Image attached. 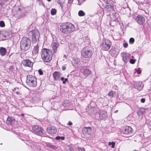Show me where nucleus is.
Instances as JSON below:
<instances>
[{"mask_svg": "<svg viewBox=\"0 0 151 151\" xmlns=\"http://www.w3.org/2000/svg\"><path fill=\"white\" fill-rule=\"evenodd\" d=\"M61 6L62 9V11L64 14H65V12H66L67 10L68 9L65 5H63L62 6L61 5Z\"/></svg>", "mask_w": 151, "mask_h": 151, "instance_id": "nucleus-26", "label": "nucleus"}, {"mask_svg": "<svg viewBox=\"0 0 151 151\" xmlns=\"http://www.w3.org/2000/svg\"><path fill=\"white\" fill-rule=\"evenodd\" d=\"M85 0H78L79 4H81L82 2L84 1Z\"/></svg>", "mask_w": 151, "mask_h": 151, "instance_id": "nucleus-38", "label": "nucleus"}, {"mask_svg": "<svg viewBox=\"0 0 151 151\" xmlns=\"http://www.w3.org/2000/svg\"><path fill=\"white\" fill-rule=\"evenodd\" d=\"M14 119L12 117H8L6 119V123L8 124H11L12 122L14 121Z\"/></svg>", "mask_w": 151, "mask_h": 151, "instance_id": "nucleus-24", "label": "nucleus"}, {"mask_svg": "<svg viewBox=\"0 0 151 151\" xmlns=\"http://www.w3.org/2000/svg\"><path fill=\"white\" fill-rule=\"evenodd\" d=\"M21 115H22V116H24V114H21Z\"/></svg>", "mask_w": 151, "mask_h": 151, "instance_id": "nucleus-51", "label": "nucleus"}, {"mask_svg": "<svg viewBox=\"0 0 151 151\" xmlns=\"http://www.w3.org/2000/svg\"><path fill=\"white\" fill-rule=\"evenodd\" d=\"M123 46L125 48H126L128 47V44L127 43H124L123 44Z\"/></svg>", "mask_w": 151, "mask_h": 151, "instance_id": "nucleus-37", "label": "nucleus"}, {"mask_svg": "<svg viewBox=\"0 0 151 151\" xmlns=\"http://www.w3.org/2000/svg\"><path fill=\"white\" fill-rule=\"evenodd\" d=\"M93 54L92 50L88 48H85L82 51L81 55L82 57L87 58H91Z\"/></svg>", "mask_w": 151, "mask_h": 151, "instance_id": "nucleus-6", "label": "nucleus"}, {"mask_svg": "<svg viewBox=\"0 0 151 151\" xmlns=\"http://www.w3.org/2000/svg\"><path fill=\"white\" fill-rule=\"evenodd\" d=\"M5 26V24L4 22L3 21H0V26L1 27H4Z\"/></svg>", "mask_w": 151, "mask_h": 151, "instance_id": "nucleus-35", "label": "nucleus"}, {"mask_svg": "<svg viewBox=\"0 0 151 151\" xmlns=\"http://www.w3.org/2000/svg\"><path fill=\"white\" fill-rule=\"evenodd\" d=\"M63 56H64V57L65 58H67V56L65 55H64Z\"/></svg>", "mask_w": 151, "mask_h": 151, "instance_id": "nucleus-49", "label": "nucleus"}, {"mask_svg": "<svg viewBox=\"0 0 151 151\" xmlns=\"http://www.w3.org/2000/svg\"><path fill=\"white\" fill-rule=\"evenodd\" d=\"M86 13L82 10H80L78 12V15L80 17H83L85 15Z\"/></svg>", "mask_w": 151, "mask_h": 151, "instance_id": "nucleus-27", "label": "nucleus"}, {"mask_svg": "<svg viewBox=\"0 0 151 151\" xmlns=\"http://www.w3.org/2000/svg\"><path fill=\"white\" fill-rule=\"evenodd\" d=\"M67 151H74L73 148L70 145H68L66 147Z\"/></svg>", "mask_w": 151, "mask_h": 151, "instance_id": "nucleus-28", "label": "nucleus"}, {"mask_svg": "<svg viewBox=\"0 0 151 151\" xmlns=\"http://www.w3.org/2000/svg\"><path fill=\"white\" fill-rule=\"evenodd\" d=\"M78 149L79 151H85L84 149L83 148L79 147Z\"/></svg>", "mask_w": 151, "mask_h": 151, "instance_id": "nucleus-39", "label": "nucleus"}, {"mask_svg": "<svg viewBox=\"0 0 151 151\" xmlns=\"http://www.w3.org/2000/svg\"><path fill=\"white\" fill-rule=\"evenodd\" d=\"M55 139H56V140H60V136H57L56 138H55Z\"/></svg>", "mask_w": 151, "mask_h": 151, "instance_id": "nucleus-43", "label": "nucleus"}, {"mask_svg": "<svg viewBox=\"0 0 151 151\" xmlns=\"http://www.w3.org/2000/svg\"><path fill=\"white\" fill-rule=\"evenodd\" d=\"M91 128L85 127L83 128L82 132L85 136L90 134L91 133Z\"/></svg>", "mask_w": 151, "mask_h": 151, "instance_id": "nucleus-14", "label": "nucleus"}, {"mask_svg": "<svg viewBox=\"0 0 151 151\" xmlns=\"http://www.w3.org/2000/svg\"><path fill=\"white\" fill-rule=\"evenodd\" d=\"M60 73L55 72L53 74V76L54 79L55 80H56L59 79L60 77Z\"/></svg>", "mask_w": 151, "mask_h": 151, "instance_id": "nucleus-20", "label": "nucleus"}, {"mask_svg": "<svg viewBox=\"0 0 151 151\" xmlns=\"http://www.w3.org/2000/svg\"><path fill=\"white\" fill-rule=\"evenodd\" d=\"M47 131L48 133L51 134L55 133L57 129L54 126H52L48 127L47 128Z\"/></svg>", "mask_w": 151, "mask_h": 151, "instance_id": "nucleus-12", "label": "nucleus"}, {"mask_svg": "<svg viewBox=\"0 0 151 151\" xmlns=\"http://www.w3.org/2000/svg\"><path fill=\"white\" fill-rule=\"evenodd\" d=\"M132 58H133V56H132Z\"/></svg>", "mask_w": 151, "mask_h": 151, "instance_id": "nucleus-56", "label": "nucleus"}, {"mask_svg": "<svg viewBox=\"0 0 151 151\" xmlns=\"http://www.w3.org/2000/svg\"><path fill=\"white\" fill-rule=\"evenodd\" d=\"M73 0H68V3L70 4L73 2Z\"/></svg>", "mask_w": 151, "mask_h": 151, "instance_id": "nucleus-45", "label": "nucleus"}, {"mask_svg": "<svg viewBox=\"0 0 151 151\" xmlns=\"http://www.w3.org/2000/svg\"><path fill=\"white\" fill-rule=\"evenodd\" d=\"M68 124L69 126H71L73 125V123L69 121L68 123Z\"/></svg>", "mask_w": 151, "mask_h": 151, "instance_id": "nucleus-42", "label": "nucleus"}, {"mask_svg": "<svg viewBox=\"0 0 151 151\" xmlns=\"http://www.w3.org/2000/svg\"><path fill=\"white\" fill-rule=\"evenodd\" d=\"M33 132L36 134L41 135L43 134V130L38 125L34 126L32 127Z\"/></svg>", "mask_w": 151, "mask_h": 151, "instance_id": "nucleus-7", "label": "nucleus"}, {"mask_svg": "<svg viewBox=\"0 0 151 151\" xmlns=\"http://www.w3.org/2000/svg\"><path fill=\"white\" fill-rule=\"evenodd\" d=\"M47 145L48 147H49L54 150H56L57 149V148L55 146L52 145H51V144H50L49 143H48V144H47Z\"/></svg>", "mask_w": 151, "mask_h": 151, "instance_id": "nucleus-29", "label": "nucleus"}, {"mask_svg": "<svg viewBox=\"0 0 151 151\" xmlns=\"http://www.w3.org/2000/svg\"><path fill=\"white\" fill-rule=\"evenodd\" d=\"M22 64L24 66L28 67L31 68H32L33 63L29 59L23 60L22 61Z\"/></svg>", "mask_w": 151, "mask_h": 151, "instance_id": "nucleus-10", "label": "nucleus"}, {"mask_svg": "<svg viewBox=\"0 0 151 151\" xmlns=\"http://www.w3.org/2000/svg\"><path fill=\"white\" fill-rule=\"evenodd\" d=\"M26 83L30 86L35 87L37 85V78L35 76L32 75L28 76L27 77Z\"/></svg>", "mask_w": 151, "mask_h": 151, "instance_id": "nucleus-4", "label": "nucleus"}, {"mask_svg": "<svg viewBox=\"0 0 151 151\" xmlns=\"http://www.w3.org/2000/svg\"><path fill=\"white\" fill-rule=\"evenodd\" d=\"M70 49H71L72 50H73V48H70Z\"/></svg>", "mask_w": 151, "mask_h": 151, "instance_id": "nucleus-53", "label": "nucleus"}, {"mask_svg": "<svg viewBox=\"0 0 151 151\" xmlns=\"http://www.w3.org/2000/svg\"><path fill=\"white\" fill-rule=\"evenodd\" d=\"M17 94H18V92H17Z\"/></svg>", "mask_w": 151, "mask_h": 151, "instance_id": "nucleus-55", "label": "nucleus"}, {"mask_svg": "<svg viewBox=\"0 0 151 151\" xmlns=\"http://www.w3.org/2000/svg\"><path fill=\"white\" fill-rule=\"evenodd\" d=\"M105 2H107L108 1V0H104Z\"/></svg>", "mask_w": 151, "mask_h": 151, "instance_id": "nucleus-50", "label": "nucleus"}, {"mask_svg": "<svg viewBox=\"0 0 151 151\" xmlns=\"http://www.w3.org/2000/svg\"><path fill=\"white\" fill-rule=\"evenodd\" d=\"M39 47L38 45H37L34 47L33 49L32 53L33 55H36L37 54L38 52Z\"/></svg>", "mask_w": 151, "mask_h": 151, "instance_id": "nucleus-21", "label": "nucleus"}, {"mask_svg": "<svg viewBox=\"0 0 151 151\" xmlns=\"http://www.w3.org/2000/svg\"><path fill=\"white\" fill-rule=\"evenodd\" d=\"M145 99L144 98H142L141 99V102L142 103H144L145 102Z\"/></svg>", "mask_w": 151, "mask_h": 151, "instance_id": "nucleus-41", "label": "nucleus"}, {"mask_svg": "<svg viewBox=\"0 0 151 151\" xmlns=\"http://www.w3.org/2000/svg\"><path fill=\"white\" fill-rule=\"evenodd\" d=\"M110 52L113 54L114 56L116 55L119 53L118 50L116 51L114 49H111L110 50Z\"/></svg>", "mask_w": 151, "mask_h": 151, "instance_id": "nucleus-25", "label": "nucleus"}, {"mask_svg": "<svg viewBox=\"0 0 151 151\" xmlns=\"http://www.w3.org/2000/svg\"><path fill=\"white\" fill-rule=\"evenodd\" d=\"M60 139H61L62 140H63L64 139H65L64 137H60Z\"/></svg>", "mask_w": 151, "mask_h": 151, "instance_id": "nucleus-46", "label": "nucleus"}, {"mask_svg": "<svg viewBox=\"0 0 151 151\" xmlns=\"http://www.w3.org/2000/svg\"><path fill=\"white\" fill-rule=\"evenodd\" d=\"M33 149L35 151H41V148L39 146H35L33 147Z\"/></svg>", "mask_w": 151, "mask_h": 151, "instance_id": "nucleus-30", "label": "nucleus"}, {"mask_svg": "<svg viewBox=\"0 0 151 151\" xmlns=\"http://www.w3.org/2000/svg\"><path fill=\"white\" fill-rule=\"evenodd\" d=\"M143 87V84L141 82H137L134 86L135 88L139 91L142 89Z\"/></svg>", "mask_w": 151, "mask_h": 151, "instance_id": "nucleus-18", "label": "nucleus"}, {"mask_svg": "<svg viewBox=\"0 0 151 151\" xmlns=\"http://www.w3.org/2000/svg\"><path fill=\"white\" fill-rule=\"evenodd\" d=\"M133 151H137L136 150H133Z\"/></svg>", "mask_w": 151, "mask_h": 151, "instance_id": "nucleus-54", "label": "nucleus"}, {"mask_svg": "<svg viewBox=\"0 0 151 151\" xmlns=\"http://www.w3.org/2000/svg\"><path fill=\"white\" fill-rule=\"evenodd\" d=\"M137 72L138 74H139L140 73V71L139 70H137Z\"/></svg>", "mask_w": 151, "mask_h": 151, "instance_id": "nucleus-47", "label": "nucleus"}, {"mask_svg": "<svg viewBox=\"0 0 151 151\" xmlns=\"http://www.w3.org/2000/svg\"><path fill=\"white\" fill-rule=\"evenodd\" d=\"M6 52V49L3 47H0V54L1 56H4Z\"/></svg>", "mask_w": 151, "mask_h": 151, "instance_id": "nucleus-22", "label": "nucleus"}, {"mask_svg": "<svg viewBox=\"0 0 151 151\" xmlns=\"http://www.w3.org/2000/svg\"><path fill=\"white\" fill-rule=\"evenodd\" d=\"M80 72L86 76L91 73V71L88 69L83 68L81 70Z\"/></svg>", "mask_w": 151, "mask_h": 151, "instance_id": "nucleus-16", "label": "nucleus"}, {"mask_svg": "<svg viewBox=\"0 0 151 151\" xmlns=\"http://www.w3.org/2000/svg\"><path fill=\"white\" fill-rule=\"evenodd\" d=\"M56 13V10L55 9H52L51 11L52 15H54Z\"/></svg>", "mask_w": 151, "mask_h": 151, "instance_id": "nucleus-31", "label": "nucleus"}, {"mask_svg": "<svg viewBox=\"0 0 151 151\" xmlns=\"http://www.w3.org/2000/svg\"><path fill=\"white\" fill-rule=\"evenodd\" d=\"M139 25L143 24L145 22V19L142 16L139 15L137 16L135 19Z\"/></svg>", "mask_w": 151, "mask_h": 151, "instance_id": "nucleus-9", "label": "nucleus"}, {"mask_svg": "<svg viewBox=\"0 0 151 151\" xmlns=\"http://www.w3.org/2000/svg\"><path fill=\"white\" fill-rule=\"evenodd\" d=\"M60 29L62 32L67 34L74 31L75 30V27L72 24L67 23L61 25Z\"/></svg>", "mask_w": 151, "mask_h": 151, "instance_id": "nucleus-2", "label": "nucleus"}, {"mask_svg": "<svg viewBox=\"0 0 151 151\" xmlns=\"http://www.w3.org/2000/svg\"><path fill=\"white\" fill-rule=\"evenodd\" d=\"M69 47L70 48V46H69Z\"/></svg>", "mask_w": 151, "mask_h": 151, "instance_id": "nucleus-57", "label": "nucleus"}, {"mask_svg": "<svg viewBox=\"0 0 151 151\" xmlns=\"http://www.w3.org/2000/svg\"><path fill=\"white\" fill-rule=\"evenodd\" d=\"M32 34V38L33 42H36L39 40L40 34L37 30H33L31 32Z\"/></svg>", "mask_w": 151, "mask_h": 151, "instance_id": "nucleus-8", "label": "nucleus"}, {"mask_svg": "<svg viewBox=\"0 0 151 151\" xmlns=\"http://www.w3.org/2000/svg\"><path fill=\"white\" fill-rule=\"evenodd\" d=\"M111 45V41L108 39H103L101 43V47L104 50H107L110 48Z\"/></svg>", "mask_w": 151, "mask_h": 151, "instance_id": "nucleus-5", "label": "nucleus"}, {"mask_svg": "<svg viewBox=\"0 0 151 151\" xmlns=\"http://www.w3.org/2000/svg\"><path fill=\"white\" fill-rule=\"evenodd\" d=\"M38 72L40 75H42L43 74V72L41 70H38Z\"/></svg>", "mask_w": 151, "mask_h": 151, "instance_id": "nucleus-40", "label": "nucleus"}, {"mask_svg": "<svg viewBox=\"0 0 151 151\" xmlns=\"http://www.w3.org/2000/svg\"><path fill=\"white\" fill-rule=\"evenodd\" d=\"M134 41V39L133 38H130L129 40V43L131 44H132L133 43Z\"/></svg>", "mask_w": 151, "mask_h": 151, "instance_id": "nucleus-34", "label": "nucleus"}, {"mask_svg": "<svg viewBox=\"0 0 151 151\" xmlns=\"http://www.w3.org/2000/svg\"><path fill=\"white\" fill-rule=\"evenodd\" d=\"M106 112L105 110L101 111L99 113V118L100 119H104L107 117Z\"/></svg>", "mask_w": 151, "mask_h": 151, "instance_id": "nucleus-13", "label": "nucleus"}, {"mask_svg": "<svg viewBox=\"0 0 151 151\" xmlns=\"http://www.w3.org/2000/svg\"><path fill=\"white\" fill-rule=\"evenodd\" d=\"M47 1H50L51 0H47Z\"/></svg>", "mask_w": 151, "mask_h": 151, "instance_id": "nucleus-52", "label": "nucleus"}, {"mask_svg": "<svg viewBox=\"0 0 151 151\" xmlns=\"http://www.w3.org/2000/svg\"><path fill=\"white\" fill-rule=\"evenodd\" d=\"M59 46V44L56 42H54L52 43L51 46L54 53H55L57 52Z\"/></svg>", "mask_w": 151, "mask_h": 151, "instance_id": "nucleus-15", "label": "nucleus"}, {"mask_svg": "<svg viewBox=\"0 0 151 151\" xmlns=\"http://www.w3.org/2000/svg\"><path fill=\"white\" fill-rule=\"evenodd\" d=\"M116 95V92L113 91H110L108 94V96L111 97L115 96Z\"/></svg>", "mask_w": 151, "mask_h": 151, "instance_id": "nucleus-23", "label": "nucleus"}, {"mask_svg": "<svg viewBox=\"0 0 151 151\" xmlns=\"http://www.w3.org/2000/svg\"><path fill=\"white\" fill-rule=\"evenodd\" d=\"M60 80L63 81V83L65 84L66 81H68V79L67 78H64L63 77L61 78Z\"/></svg>", "mask_w": 151, "mask_h": 151, "instance_id": "nucleus-32", "label": "nucleus"}, {"mask_svg": "<svg viewBox=\"0 0 151 151\" xmlns=\"http://www.w3.org/2000/svg\"><path fill=\"white\" fill-rule=\"evenodd\" d=\"M41 55L43 60L46 62H49L50 61L52 57L51 51L46 48H43L41 52Z\"/></svg>", "mask_w": 151, "mask_h": 151, "instance_id": "nucleus-1", "label": "nucleus"}, {"mask_svg": "<svg viewBox=\"0 0 151 151\" xmlns=\"http://www.w3.org/2000/svg\"><path fill=\"white\" fill-rule=\"evenodd\" d=\"M132 128L130 127L127 126L124 129V133L125 134H128L132 131Z\"/></svg>", "mask_w": 151, "mask_h": 151, "instance_id": "nucleus-19", "label": "nucleus"}, {"mask_svg": "<svg viewBox=\"0 0 151 151\" xmlns=\"http://www.w3.org/2000/svg\"><path fill=\"white\" fill-rule=\"evenodd\" d=\"M122 56L123 61L125 63L128 62L130 57V55L129 54L124 52L122 53Z\"/></svg>", "mask_w": 151, "mask_h": 151, "instance_id": "nucleus-11", "label": "nucleus"}, {"mask_svg": "<svg viewBox=\"0 0 151 151\" xmlns=\"http://www.w3.org/2000/svg\"><path fill=\"white\" fill-rule=\"evenodd\" d=\"M130 63L132 64H134L135 62V60L133 59H131L129 60Z\"/></svg>", "mask_w": 151, "mask_h": 151, "instance_id": "nucleus-36", "label": "nucleus"}, {"mask_svg": "<svg viewBox=\"0 0 151 151\" xmlns=\"http://www.w3.org/2000/svg\"><path fill=\"white\" fill-rule=\"evenodd\" d=\"M31 44L30 40L29 38L23 37L20 42V47L22 50H27L29 48Z\"/></svg>", "mask_w": 151, "mask_h": 151, "instance_id": "nucleus-3", "label": "nucleus"}, {"mask_svg": "<svg viewBox=\"0 0 151 151\" xmlns=\"http://www.w3.org/2000/svg\"><path fill=\"white\" fill-rule=\"evenodd\" d=\"M72 62L74 66H77L80 64V60L78 58H74L73 59Z\"/></svg>", "mask_w": 151, "mask_h": 151, "instance_id": "nucleus-17", "label": "nucleus"}, {"mask_svg": "<svg viewBox=\"0 0 151 151\" xmlns=\"http://www.w3.org/2000/svg\"><path fill=\"white\" fill-rule=\"evenodd\" d=\"M66 67L64 66H63L62 67V69L63 70H65L66 69Z\"/></svg>", "mask_w": 151, "mask_h": 151, "instance_id": "nucleus-44", "label": "nucleus"}, {"mask_svg": "<svg viewBox=\"0 0 151 151\" xmlns=\"http://www.w3.org/2000/svg\"><path fill=\"white\" fill-rule=\"evenodd\" d=\"M149 124L150 126L151 127V121L149 123Z\"/></svg>", "mask_w": 151, "mask_h": 151, "instance_id": "nucleus-48", "label": "nucleus"}, {"mask_svg": "<svg viewBox=\"0 0 151 151\" xmlns=\"http://www.w3.org/2000/svg\"><path fill=\"white\" fill-rule=\"evenodd\" d=\"M108 144L109 145H111V147L114 148L115 146V143L114 142H109Z\"/></svg>", "mask_w": 151, "mask_h": 151, "instance_id": "nucleus-33", "label": "nucleus"}]
</instances>
